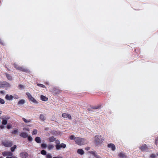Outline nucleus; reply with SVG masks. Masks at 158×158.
<instances>
[{
	"label": "nucleus",
	"instance_id": "nucleus-40",
	"mask_svg": "<svg viewBox=\"0 0 158 158\" xmlns=\"http://www.w3.org/2000/svg\"><path fill=\"white\" fill-rule=\"evenodd\" d=\"M18 132V130H15L13 131V133L14 134H17Z\"/></svg>",
	"mask_w": 158,
	"mask_h": 158
},
{
	"label": "nucleus",
	"instance_id": "nucleus-5",
	"mask_svg": "<svg viewBox=\"0 0 158 158\" xmlns=\"http://www.w3.org/2000/svg\"><path fill=\"white\" fill-rule=\"evenodd\" d=\"M12 141L10 140H5L2 142V145L6 147H9L13 144Z\"/></svg>",
	"mask_w": 158,
	"mask_h": 158
},
{
	"label": "nucleus",
	"instance_id": "nucleus-19",
	"mask_svg": "<svg viewBox=\"0 0 158 158\" xmlns=\"http://www.w3.org/2000/svg\"><path fill=\"white\" fill-rule=\"evenodd\" d=\"M35 140L38 143H40L41 142L40 138L39 137H36L35 138Z\"/></svg>",
	"mask_w": 158,
	"mask_h": 158
},
{
	"label": "nucleus",
	"instance_id": "nucleus-16",
	"mask_svg": "<svg viewBox=\"0 0 158 158\" xmlns=\"http://www.w3.org/2000/svg\"><path fill=\"white\" fill-rule=\"evenodd\" d=\"M25 102V100L21 99L18 102V104L19 106H22L24 104Z\"/></svg>",
	"mask_w": 158,
	"mask_h": 158
},
{
	"label": "nucleus",
	"instance_id": "nucleus-23",
	"mask_svg": "<svg viewBox=\"0 0 158 158\" xmlns=\"http://www.w3.org/2000/svg\"><path fill=\"white\" fill-rule=\"evenodd\" d=\"M22 119L26 123H29L31 121V120L30 119H27L24 118H22Z\"/></svg>",
	"mask_w": 158,
	"mask_h": 158
},
{
	"label": "nucleus",
	"instance_id": "nucleus-34",
	"mask_svg": "<svg viewBox=\"0 0 158 158\" xmlns=\"http://www.w3.org/2000/svg\"><path fill=\"white\" fill-rule=\"evenodd\" d=\"M28 140L30 141H31L33 139L32 137L31 136H28Z\"/></svg>",
	"mask_w": 158,
	"mask_h": 158
},
{
	"label": "nucleus",
	"instance_id": "nucleus-6",
	"mask_svg": "<svg viewBox=\"0 0 158 158\" xmlns=\"http://www.w3.org/2000/svg\"><path fill=\"white\" fill-rule=\"evenodd\" d=\"M10 85L6 82H0V87L8 88L10 87Z\"/></svg>",
	"mask_w": 158,
	"mask_h": 158
},
{
	"label": "nucleus",
	"instance_id": "nucleus-4",
	"mask_svg": "<svg viewBox=\"0 0 158 158\" xmlns=\"http://www.w3.org/2000/svg\"><path fill=\"white\" fill-rule=\"evenodd\" d=\"M10 117L7 116H2L0 117V119L2 120V123L3 125H6L7 122L6 120L9 119Z\"/></svg>",
	"mask_w": 158,
	"mask_h": 158
},
{
	"label": "nucleus",
	"instance_id": "nucleus-10",
	"mask_svg": "<svg viewBox=\"0 0 158 158\" xmlns=\"http://www.w3.org/2000/svg\"><path fill=\"white\" fill-rule=\"evenodd\" d=\"M107 147L113 151H114L115 149V146L113 143H110L108 144L107 145Z\"/></svg>",
	"mask_w": 158,
	"mask_h": 158
},
{
	"label": "nucleus",
	"instance_id": "nucleus-2",
	"mask_svg": "<svg viewBox=\"0 0 158 158\" xmlns=\"http://www.w3.org/2000/svg\"><path fill=\"white\" fill-rule=\"evenodd\" d=\"M26 94L27 96L29 101L31 103L35 104H38L39 103L36 99L33 97L30 93H27Z\"/></svg>",
	"mask_w": 158,
	"mask_h": 158
},
{
	"label": "nucleus",
	"instance_id": "nucleus-28",
	"mask_svg": "<svg viewBox=\"0 0 158 158\" xmlns=\"http://www.w3.org/2000/svg\"><path fill=\"white\" fill-rule=\"evenodd\" d=\"M0 103L2 104H3L5 103L4 100L1 98H0Z\"/></svg>",
	"mask_w": 158,
	"mask_h": 158
},
{
	"label": "nucleus",
	"instance_id": "nucleus-47",
	"mask_svg": "<svg viewBox=\"0 0 158 158\" xmlns=\"http://www.w3.org/2000/svg\"><path fill=\"white\" fill-rule=\"evenodd\" d=\"M0 158H3L2 157H0Z\"/></svg>",
	"mask_w": 158,
	"mask_h": 158
},
{
	"label": "nucleus",
	"instance_id": "nucleus-39",
	"mask_svg": "<svg viewBox=\"0 0 158 158\" xmlns=\"http://www.w3.org/2000/svg\"><path fill=\"white\" fill-rule=\"evenodd\" d=\"M5 92L4 91H0V94L1 95H4L5 94Z\"/></svg>",
	"mask_w": 158,
	"mask_h": 158
},
{
	"label": "nucleus",
	"instance_id": "nucleus-25",
	"mask_svg": "<svg viewBox=\"0 0 158 158\" xmlns=\"http://www.w3.org/2000/svg\"><path fill=\"white\" fill-rule=\"evenodd\" d=\"M17 146L15 145H14L13 147L10 148V150L11 152H13L15 151V149L16 148Z\"/></svg>",
	"mask_w": 158,
	"mask_h": 158
},
{
	"label": "nucleus",
	"instance_id": "nucleus-46",
	"mask_svg": "<svg viewBox=\"0 0 158 158\" xmlns=\"http://www.w3.org/2000/svg\"><path fill=\"white\" fill-rule=\"evenodd\" d=\"M1 113V111H0V114Z\"/></svg>",
	"mask_w": 158,
	"mask_h": 158
},
{
	"label": "nucleus",
	"instance_id": "nucleus-9",
	"mask_svg": "<svg viewBox=\"0 0 158 158\" xmlns=\"http://www.w3.org/2000/svg\"><path fill=\"white\" fill-rule=\"evenodd\" d=\"M20 156L22 158H27L28 156V154L26 152H22L20 154Z\"/></svg>",
	"mask_w": 158,
	"mask_h": 158
},
{
	"label": "nucleus",
	"instance_id": "nucleus-13",
	"mask_svg": "<svg viewBox=\"0 0 158 158\" xmlns=\"http://www.w3.org/2000/svg\"><path fill=\"white\" fill-rule=\"evenodd\" d=\"M40 99L43 101H47L48 100L47 97L43 95H41L40 96Z\"/></svg>",
	"mask_w": 158,
	"mask_h": 158
},
{
	"label": "nucleus",
	"instance_id": "nucleus-1",
	"mask_svg": "<svg viewBox=\"0 0 158 158\" xmlns=\"http://www.w3.org/2000/svg\"><path fill=\"white\" fill-rule=\"evenodd\" d=\"M104 139L101 135H96L94 138V142L97 145H99L101 144L103 142Z\"/></svg>",
	"mask_w": 158,
	"mask_h": 158
},
{
	"label": "nucleus",
	"instance_id": "nucleus-37",
	"mask_svg": "<svg viewBox=\"0 0 158 158\" xmlns=\"http://www.w3.org/2000/svg\"><path fill=\"white\" fill-rule=\"evenodd\" d=\"M10 156H7L6 158H17V157L14 156H13V155Z\"/></svg>",
	"mask_w": 158,
	"mask_h": 158
},
{
	"label": "nucleus",
	"instance_id": "nucleus-41",
	"mask_svg": "<svg viewBox=\"0 0 158 158\" xmlns=\"http://www.w3.org/2000/svg\"><path fill=\"white\" fill-rule=\"evenodd\" d=\"M150 157L152 158H154L156 157V155L154 154H152L150 156Z\"/></svg>",
	"mask_w": 158,
	"mask_h": 158
},
{
	"label": "nucleus",
	"instance_id": "nucleus-30",
	"mask_svg": "<svg viewBox=\"0 0 158 158\" xmlns=\"http://www.w3.org/2000/svg\"><path fill=\"white\" fill-rule=\"evenodd\" d=\"M41 153L43 155H45L46 154V152L44 150H42L41 151Z\"/></svg>",
	"mask_w": 158,
	"mask_h": 158
},
{
	"label": "nucleus",
	"instance_id": "nucleus-12",
	"mask_svg": "<svg viewBox=\"0 0 158 158\" xmlns=\"http://www.w3.org/2000/svg\"><path fill=\"white\" fill-rule=\"evenodd\" d=\"M5 98L7 100L12 101L13 100V95H11L6 94V95Z\"/></svg>",
	"mask_w": 158,
	"mask_h": 158
},
{
	"label": "nucleus",
	"instance_id": "nucleus-15",
	"mask_svg": "<svg viewBox=\"0 0 158 158\" xmlns=\"http://www.w3.org/2000/svg\"><path fill=\"white\" fill-rule=\"evenodd\" d=\"M20 135L22 137L26 138L28 137V134L26 132H21Z\"/></svg>",
	"mask_w": 158,
	"mask_h": 158
},
{
	"label": "nucleus",
	"instance_id": "nucleus-33",
	"mask_svg": "<svg viewBox=\"0 0 158 158\" xmlns=\"http://www.w3.org/2000/svg\"><path fill=\"white\" fill-rule=\"evenodd\" d=\"M12 125L10 124H8L7 125L6 127L8 129H10L12 128Z\"/></svg>",
	"mask_w": 158,
	"mask_h": 158
},
{
	"label": "nucleus",
	"instance_id": "nucleus-24",
	"mask_svg": "<svg viewBox=\"0 0 158 158\" xmlns=\"http://www.w3.org/2000/svg\"><path fill=\"white\" fill-rule=\"evenodd\" d=\"M77 137H75L74 135H70L69 137V139L70 140H75V139Z\"/></svg>",
	"mask_w": 158,
	"mask_h": 158
},
{
	"label": "nucleus",
	"instance_id": "nucleus-21",
	"mask_svg": "<svg viewBox=\"0 0 158 158\" xmlns=\"http://www.w3.org/2000/svg\"><path fill=\"white\" fill-rule=\"evenodd\" d=\"M54 148V146L53 144H49L48 147V149L49 150H51Z\"/></svg>",
	"mask_w": 158,
	"mask_h": 158
},
{
	"label": "nucleus",
	"instance_id": "nucleus-31",
	"mask_svg": "<svg viewBox=\"0 0 158 158\" xmlns=\"http://www.w3.org/2000/svg\"><path fill=\"white\" fill-rule=\"evenodd\" d=\"M37 131L36 130L34 129L32 132V134L33 135H35L37 134Z\"/></svg>",
	"mask_w": 158,
	"mask_h": 158
},
{
	"label": "nucleus",
	"instance_id": "nucleus-38",
	"mask_svg": "<svg viewBox=\"0 0 158 158\" xmlns=\"http://www.w3.org/2000/svg\"><path fill=\"white\" fill-rule=\"evenodd\" d=\"M38 86L43 87V88H44L45 87V86L44 85H43L41 84H37Z\"/></svg>",
	"mask_w": 158,
	"mask_h": 158
},
{
	"label": "nucleus",
	"instance_id": "nucleus-49",
	"mask_svg": "<svg viewBox=\"0 0 158 158\" xmlns=\"http://www.w3.org/2000/svg\"><path fill=\"white\" fill-rule=\"evenodd\" d=\"M1 42V41H0V43Z\"/></svg>",
	"mask_w": 158,
	"mask_h": 158
},
{
	"label": "nucleus",
	"instance_id": "nucleus-48",
	"mask_svg": "<svg viewBox=\"0 0 158 158\" xmlns=\"http://www.w3.org/2000/svg\"><path fill=\"white\" fill-rule=\"evenodd\" d=\"M157 155H158V153H157Z\"/></svg>",
	"mask_w": 158,
	"mask_h": 158
},
{
	"label": "nucleus",
	"instance_id": "nucleus-32",
	"mask_svg": "<svg viewBox=\"0 0 158 158\" xmlns=\"http://www.w3.org/2000/svg\"><path fill=\"white\" fill-rule=\"evenodd\" d=\"M41 147L43 148H46L47 147V145L45 143H42L41 145Z\"/></svg>",
	"mask_w": 158,
	"mask_h": 158
},
{
	"label": "nucleus",
	"instance_id": "nucleus-27",
	"mask_svg": "<svg viewBox=\"0 0 158 158\" xmlns=\"http://www.w3.org/2000/svg\"><path fill=\"white\" fill-rule=\"evenodd\" d=\"M6 76L7 79L10 80H11L12 79V77L11 76L8 74H6Z\"/></svg>",
	"mask_w": 158,
	"mask_h": 158
},
{
	"label": "nucleus",
	"instance_id": "nucleus-11",
	"mask_svg": "<svg viewBox=\"0 0 158 158\" xmlns=\"http://www.w3.org/2000/svg\"><path fill=\"white\" fill-rule=\"evenodd\" d=\"M2 155L4 156H12L13 153L10 152H2Z\"/></svg>",
	"mask_w": 158,
	"mask_h": 158
},
{
	"label": "nucleus",
	"instance_id": "nucleus-18",
	"mask_svg": "<svg viewBox=\"0 0 158 158\" xmlns=\"http://www.w3.org/2000/svg\"><path fill=\"white\" fill-rule=\"evenodd\" d=\"M77 153L80 155H82L84 153V151L81 149H79L77 150Z\"/></svg>",
	"mask_w": 158,
	"mask_h": 158
},
{
	"label": "nucleus",
	"instance_id": "nucleus-14",
	"mask_svg": "<svg viewBox=\"0 0 158 158\" xmlns=\"http://www.w3.org/2000/svg\"><path fill=\"white\" fill-rule=\"evenodd\" d=\"M62 116L63 118H67L69 119H71V116L69 114L66 113L63 114Z\"/></svg>",
	"mask_w": 158,
	"mask_h": 158
},
{
	"label": "nucleus",
	"instance_id": "nucleus-22",
	"mask_svg": "<svg viewBox=\"0 0 158 158\" xmlns=\"http://www.w3.org/2000/svg\"><path fill=\"white\" fill-rule=\"evenodd\" d=\"M48 139L50 142H53L56 139L54 137L52 136L49 137Z\"/></svg>",
	"mask_w": 158,
	"mask_h": 158
},
{
	"label": "nucleus",
	"instance_id": "nucleus-26",
	"mask_svg": "<svg viewBox=\"0 0 158 158\" xmlns=\"http://www.w3.org/2000/svg\"><path fill=\"white\" fill-rule=\"evenodd\" d=\"M23 130L24 131H30V129L29 128H28L27 127H24L23 128Z\"/></svg>",
	"mask_w": 158,
	"mask_h": 158
},
{
	"label": "nucleus",
	"instance_id": "nucleus-29",
	"mask_svg": "<svg viewBox=\"0 0 158 158\" xmlns=\"http://www.w3.org/2000/svg\"><path fill=\"white\" fill-rule=\"evenodd\" d=\"M13 99H17L19 98V96L17 95L16 94H14L13 95Z\"/></svg>",
	"mask_w": 158,
	"mask_h": 158
},
{
	"label": "nucleus",
	"instance_id": "nucleus-36",
	"mask_svg": "<svg viewBox=\"0 0 158 158\" xmlns=\"http://www.w3.org/2000/svg\"><path fill=\"white\" fill-rule=\"evenodd\" d=\"M60 143V141L58 139L55 140V143L56 144V145H59Z\"/></svg>",
	"mask_w": 158,
	"mask_h": 158
},
{
	"label": "nucleus",
	"instance_id": "nucleus-3",
	"mask_svg": "<svg viewBox=\"0 0 158 158\" xmlns=\"http://www.w3.org/2000/svg\"><path fill=\"white\" fill-rule=\"evenodd\" d=\"M84 139L77 137L75 139V142L78 145H81L84 144Z\"/></svg>",
	"mask_w": 158,
	"mask_h": 158
},
{
	"label": "nucleus",
	"instance_id": "nucleus-43",
	"mask_svg": "<svg viewBox=\"0 0 158 158\" xmlns=\"http://www.w3.org/2000/svg\"><path fill=\"white\" fill-rule=\"evenodd\" d=\"M19 87L20 88H23V85H20L19 86Z\"/></svg>",
	"mask_w": 158,
	"mask_h": 158
},
{
	"label": "nucleus",
	"instance_id": "nucleus-17",
	"mask_svg": "<svg viewBox=\"0 0 158 158\" xmlns=\"http://www.w3.org/2000/svg\"><path fill=\"white\" fill-rule=\"evenodd\" d=\"M40 120L43 122H44L45 120V116L43 114H41L40 117Z\"/></svg>",
	"mask_w": 158,
	"mask_h": 158
},
{
	"label": "nucleus",
	"instance_id": "nucleus-8",
	"mask_svg": "<svg viewBox=\"0 0 158 158\" xmlns=\"http://www.w3.org/2000/svg\"><path fill=\"white\" fill-rule=\"evenodd\" d=\"M14 66H15V67L16 69H19V70H21V71H25V72H26L27 71V69H25L22 67H19L18 65H17L16 64H15Z\"/></svg>",
	"mask_w": 158,
	"mask_h": 158
},
{
	"label": "nucleus",
	"instance_id": "nucleus-45",
	"mask_svg": "<svg viewBox=\"0 0 158 158\" xmlns=\"http://www.w3.org/2000/svg\"><path fill=\"white\" fill-rule=\"evenodd\" d=\"M53 158H62V157H54Z\"/></svg>",
	"mask_w": 158,
	"mask_h": 158
},
{
	"label": "nucleus",
	"instance_id": "nucleus-35",
	"mask_svg": "<svg viewBox=\"0 0 158 158\" xmlns=\"http://www.w3.org/2000/svg\"><path fill=\"white\" fill-rule=\"evenodd\" d=\"M47 158H52V156L51 154H48L46 155Z\"/></svg>",
	"mask_w": 158,
	"mask_h": 158
},
{
	"label": "nucleus",
	"instance_id": "nucleus-7",
	"mask_svg": "<svg viewBox=\"0 0 158 158\" xmlns=\"http://www.w3.org/2000/svg\"><path fill=\"white\" fill-rule=\"evenodd\" d=\"M66 147V144L62 143L59 145H56V148L57 150H59L61 148H65Z\"/></svg>",
	"mask_w": 158,
	"mask_h": 158
},
{
	"label": "nucleus",
	"instance_id": "nucleus-20",
	"mask_svg": "<svg viewBox=\"0 0 158 158\" xmlns=\"http://www.w3.org/2000/svg\"><path fill=\"white\" fill-rule=\"evenodd\" d=\"M147 146L145 144H143L140 147V149L142 151H144L147 148Z\"/></svg>",
	"mask_w": 158,
	"mask_h": 158
},
{
	"label": "nucleus",
	"instance_id": "nucleus-44",
	"mask_svg": "<svg viewBox=\"0 0 158 158\" xmlns=\"http://www.w3.org/2000/svg\"><path fill=\"white\" fill-rule=\"evenodd\" d=\"M4 126H0V127L1 129H3L4 128Z\"/></svg>",
	"mask_w": 158,
	"mask_h": 158
},
{
	"label": "nucleus",
	"instance_id": "nucleus-42",
	"mask_svg": "<svg viewBox=\"0 0 158 158\" xmlns=\"http://www.w3.org/2000/svg\"><path fill=\"white\" fill-rule=\"evenodd\" d=\"M57 134L60 135H62V133L60 132H57Z\"/></svg>",
	"mask_w": 158,
	"mask_h": 158
}]
</instances>
